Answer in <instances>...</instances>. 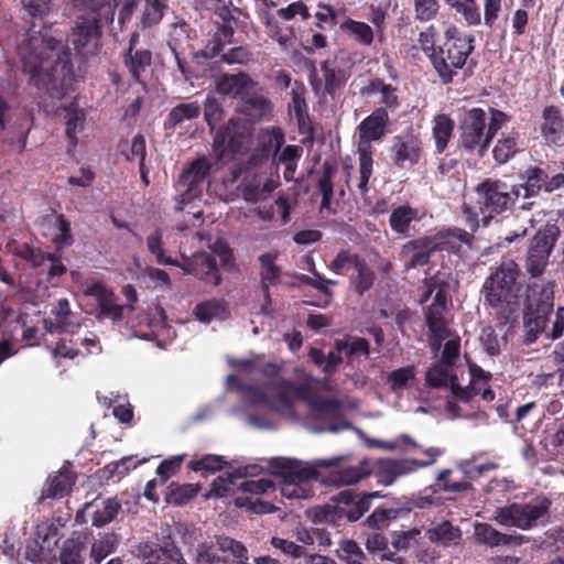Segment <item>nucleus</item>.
I'll use <instances>...</instances> for the list:
<instances>
[{
    "label": "nucleus",
    "instance_id": "nucleus-1",
    "mask_svg": "<svg viewBox=\"0 0 564 564\" xmlns=\"http://www.w3.org/2000/svg\"><path fill=\"white\" fill-rule=\"evenodd\" d=\"M237 368L242 375L257 377L258 383L240 382L236 375L227 377L228 387L238 384L243 400L252 405L279 412L285 416L294 415V402L304 401L307 404L312 419L318 421L311 426L313 432L338 433L351 429V424L344 419L340 403L336 399L324 398L316 392L315 382L306 379L295 383L280 376L282 366L279 364L259 365L252 360H239Z\"/></svg>",
    "mask_w": 564,
    "mask_h": 564
},
{
    "label": "nucleus",
    "instance_id": "nucleus-2",
    "mask_svg": "<svg viewBox=\"0 0 564 564\" xmlns=\"http://www.w3.org/2000/svg\"><path fill=\"white\" fill-rule=\"evenodd\" d=\"M18 55L30 82L53 98L64 95L63 86L70 82V52L61 40L28 31L18 46Z\"/></svg>",
    "mask_w": 564,
    "mask_h": 564
},
{
    "label": "nucleus",
    "instance_id": "nucleus-3",
    "mask_svg": "<svg viewBox=\"0 0 564 564\" xmlns=\"http://www.w3.org/2000/svg\"><path fill=\"white\" fill-rule=\"evenodd\" d=\"M464 370L444 362L431 367L425 375L426 383L432 388H451L452 399L446 403V410L453 417L477 420L487 422V415L475 405V397L490 402L495 393L489 386L491 375L477 365H470L468 369L469 383L463 387L459 380Z\"/></svg>",
    "mask_w": 564,
    "mask_h": 564
},
{
    "label": "nucleus",
    "instance_id": "nucleus-4",
    "mask_svg": "<svg viewBox=\"0 0 564 564\" xmlns=\"http://www.w3.org/2000/svg\"><path fill=\"white\" fill-rule=\"evenodd\" d=\"M520 276L521 270L513 260H503L491 268L481 288L485 303L502 313L517 311L523 289Z\"/></svg>",
    "mask_w": 564,
    "mask_h": 564
},
{
    "label": "nucleus",
    "instance_id": "nucleus-5",
    "mask_svg": "<svg viewBox=\"0 0 564 564\" xmlns=\"http://www.w3.org/2000/svg\"><path fill=\"white\" fill-rule=\"evenodd\" d=\"M338 462V457L315 459L311 463L290 457H272L269 465L282 478L281 496L288 499H306L313 495L310 480L318 478L317 469L334 467Z\"/></svg>",
    "mask_w": 564,
    "mask_h": 564
},
{
    "label": "nucleus",
    "instance_id": "nucleus-6",
    "mask_svg": "<svg viewBox=\"0 0 564 564\" xmlns=\"http://www.w3.org/2000/svg\"><path fill=\"white\" fill-rule=\"evenodd\" d=\"M475 37L451 26L445 32L443 45L433 54V67L442 83H452L454 76L464 67L474 50Z\"/></svg>",
    "mask_w": 564,
    "mask_h": 564
},
{
    "label": "nucleus",
    "instance_id": "nucleus-7",
    "mask_svg": "<svg viewBox=\"0 0 564 564\" xmlns=\"http://www.w3.org/2000/svg\"><path fill=\"white\" fill-rule=\"evenodd\" d=\"M389 123V115L386 109H376L358 126L359 141L357 153L359 156V184L361 195L368 192V182L372 175V145L373 141H380L386 134Z\"/></svg>",
    "mask_w": 564,
    "mask_h": 564
},
{
    "label": "nucleus",
    "instance_id": "nucleus-8",
    "mask_svg": "<svg viewBox=\"0 0 564 564\" xmlns=\"http://www.w3.org/2000/svg\"><path fill=\"white\" fill-rule=\"evenodd\" d=\"M434 294L433 303L425 311V321L430 330V346L433 350H440L445 338L449 337V328L445 313L447 310V292L444 285L432 279L427 283V289L422 294L420 302H427Z\"/></svg>",
    "mask_w": 564,
    "mask_h": 564
},
{
    "label": "nucleus",
    "instance_id": "nucleus-9",
    "mask_svg": "<svg viewBox=\"0 0 564 564\" xmlns=\"http://www.w3.org/2000/svg\"><path fill=\"white\" fill-rule=\"evenodd\" d=\"M248 549L239 541L219 535L197 545L195 564H250Z\"/></svg>",
    "mask_w": 564,
    "mask_h": 564
},
{
    "label": "nucleus",
    "instance_id": "nucleus-10",
    "mask_svg": "<svg viewBox=\"0 0 564 564\" xmlns=\"http://www.w3.org/2000/svg\"><path fill=\"white\" fill-rule=\"evenodd\" d=\"M551 506L546 498H538L527 503H511L496 510L495 520L500 525L528 530L543 518Z\"/></svg>",
    "mask_w": 564,
    "mask_h": 564
},
{
    "label": "nucleus",
    "instance_id": "nucleus-11",
    "mask_svg": "<svg viewBox=\"0 0 564 564\" xmlns=\"http://www.w3.org/2000/svg\"><path fill=\"white\" fill-rule=\"evenodd\" d=\"M423 453L427 457L425 460L411 458L384 459L378 462L371 460L373 466L371 474L376 475L378 482L384 486H389L392 485L394 480L400 476L411 474L419 468L427 467L434 464L443 452L437 447H429L424 449Z\"/></svg>",
    "mask_w": 564,
    "mask_h": 564
},
{
    "label": "nucleus",
    "instance_id": "nucleus-12",
    "mask_svg": "<svg viewBox=\"0 0 564 564\" xmlns=\"http://www.w3.org/2000/svg\"><path fill=\"white\" fill-rule=\"evenodd\" d=\"M477 196L485 226L488 225L489 218L495 214L505 212L517 200L513 194V186L510 187L501 181L494 180H486L479 184L477 187Z\"/></svg>",
    "mask_w": 564,
    "mask_h": 564
},
{
    "label": "nucleus",
    "instance_id": "nucleus-13",
    "mask_svg": "<svg viewBox=\"0 0 564 564\" xmlns=\"http://www.w3.org/2000/svg\"><path fill=\"white\" fill-rule=\"evenodd\" d=\"M488 115L480 108L468 110L460 122V145L467 151L477 150L484 156L491 142L487 128Z\"/></svg>",
    "mask_w": 564,
    "mask_h": 564
},
{
    "label": "nucleus",
    "instance_id": "nucleus-14",
    "mask_svg": "<svg viewBox=\"0 0 564 564\" xmlns=\"http://www.w3.org/2000/svg\"><path fill=\"white\" fill-rule=\"evenodd\" d=\"M275 490L273 481L262 477L259 479H248L239 485V492L235 497L236 507L246 509L257 514H267L274 512L275 508L270 501L263 498L271 491Z\"/></svg>",
    "mask_w": 564,
    "mask_h": 564
},
{
    "label": "nucleus",
    "instance_id": "nucleus-15",
    "mask_svg": "<svg viewBox=\"0 0 564 564\" xmlns=\"http://www.w3.org/2000/svg\"><path fill=\"white\" fill-rule=\"evenodd\" d=\"M210 171V164L206 158H199L183 171L177 183L176 191L180 195L177 209L182 210L187 203L198 197Z\"/></svg>",
    "mask_w": 564,
    "mask_h": 564
},
{
    "label": "nucleus",
    "instance_id": "nucleus-16",
    "mask_svg": "<svg viewBox=\"0 0 564 564\" xmlns=\"http://www.w3.org/2000/svg\"><path fill=\"white\" fill-rule=\"evenodd\" d=\"M101 347L98 338L91 332L82 334L79 332L64 333V336L57 341L53 352L55 356L73 359L76 356H87L99 354Z\"/></svg>",
    "mask_w": 564,
    "mask_h": 564
},
{
    "label": "nucleus",
    "instance_id": "nucleus-17",
    "mask_svg": "<svg viewBox=\"0 0 564 564\" xmlns=\"http://www.w3.org/2000/svg\"><path fill=\"white\" fill-rule=\"evenodd\" d=\"M101 29L96 17L78 18L68 41L79 55L95 53L100 46Z\"/></svg>",
    "mask_w": 564,
    "mask_h": 564
},
{
    "label": "nucleus",
    "instance_id": "nucleus-18",
    "mask_svg": "<svg viewBox=\"0 0 564 564\" xmlns=\"http://www.w3.org/2000/svg\"><path fill=\"white\" fill-rule=\"evenodd\" d=\"M20 326H24L22 317L15 316L14 308L0 293V364L17 352L12 339L19 332Z\"/></svg>",
    "mask_w": 564,
    "mask_h": 564
},
{
    "label": "nucleus",
    "instance_id": "nucleus-19",
    "mask_svg": "<svg viewBox=\"0 0 564 564\" xmlns=\"http://www.w3.org/2000/svg\"><path fill=\"white\" fill-rule=\"evenodd\" d=\"M183 263H180V268L188 274H193L196 278L218 285L220 283V275L217 265L210 254L206 252H196L192 257H187L186 253L181 250Z\"/></svg>",
    "mask_w": 564,
    "mask_h": 564
},
{
    "label": "nucleus",
    "instance_id": "nucleus-20",
    "mask_svg": "<svg viewBox=\"0 0 564 564\" xmlns=\"http://www.w3.org/2000/svg\"><path fill=\"white\" fill-rule=\"evenodd\" d=\"M238 119H230L225 127L216 132L214 139V153L221 162L232 159L241 147L242 133Z\"/></svg>",
    "mask_w": 564,
    "mask_h": 564
},
{
    "label": "nucleus",
    "instance_id": "nucleus-21",
    "mask_svg": "<svg viewBox=\"0 0 564 564\" xmlns=\"http://www.w3.org/2000/svg\"><path fill=\"white\" fill-rule=\"evenodd\" d=\"M378 497V491L356 494L352 490H344L336 497V509L339 517L345 516L349 521H357L369 510L371 499Z\"/></svg>",
    "mask_w": 564,
    "mask_h": 564
},
{
    "label": "nucleus",
    "instance_id": "nucleus-22",
    "mask_svg": "<svg viewBox=\"0 0 564 564\" xmlns=\"http://www.w3.org/2000/svg\"><path fill=\"white\" fill-rule=\"evenodd\" d=\"M421 155V142L412 135H397L391 147L393 163L403 167L406 164L414 165Z\"/></svg>",
    "mask_w": 564,
    "mask_h": 564
},
{
    "label": "nucleus",
    "instance_id": "nucleus-23",
    "mask_svg": "<svg viewBox=\"0 0 564 564\" xmlns=\"http://www.w3.org/2000/svg\"><path fill=\"white\" fill-rule=\"evenodd\" d=\"M257 87V83L246 73L225 74L216 82L219 94L242 99Z\"/></svg>",
    "mask_w": 564,
    "mask_h": 564
},
{
    "label": "nucleus",
    "instance_id": "nucleus-24",
    "mask_svg": "<svg viewBox=\"0 0 564 564\" xmlns=\"http://www.w3.org/2000/svg\"><path fill=\"white\" fill-rule=\"evenodd\" d=\"M373 466L370 459H362L356 465L339 466L330 471L329 481L336 486H349L370 475Z\"/></svg>",
    "mask_w": 564,
    "mask_h": 564
},
{
    "label": "nucleus",
    "instance_id": "nucleus-25",
    "mask_svg": "<svg viewBox=\"0 0 564 564\" xmlns=\"http://www.w3.org/2000/svg\"><path fill=\"white\" fill-rule=\"evenodd\" d=\"M120 508L121 505L116 498L96 499L93 502L87 503L83 512L91 514L93 524L100 528L111 522Z\"/></svg>",
    "mask_w": 564,
    "mask_h": 564
},
{
    "label": "nucleus",
    "instance_id": "nucleus-26",
    "mask_svg": "<svg viewBox=\"0 0 564 564\" xmlns=\"http://www.w3.org/2000/svg\"><path fill=\"white\" fill-rule=\"evenodd\" d=\"M552 305L545 304L535 310H530L524 316L525 344L534 343L547 325Z\"/></svg>",
    "mask_w": 564,
    "mask_h": 564
},
{
    "label": "nucleus",
    "instance_id": "nucleus-27",
    "mask_svg": "<svg viewBox=\"0 0 564 564\" xmlns=\"http://www.w3.org/2000/svg\"><path fill=\"white\" fill-rule=\"evenodd\" d=\"M279 185L280 183L273 178H263L260 175H256L251 180H243L242 196L250 203L264 200Z\"/></svg>",
    "mask_w": 564,
    "mask_h": 564
},
{
    "label": "nucleus",
    "instance_id": "nucleus-28",
    "mask_svg": "<svg viewBox=\"0 0 564 564\" xmlns=\"http://www.w3.org/2000/svg\"><path fill=\"white\" fill-rule=\"evenodd\" d=\"M152 64V53L149 50H134L129 47L124 56V65L135 82L143 84V77L149 73Z\"/></svg>",
    "mask_w": 564,
    "mask_h": 564
},
{
    "label": "nucleus",
    "instance_id": "nucleus-29",
    "mask_svg": "<svg viewBox=\"0 0 564 564\" xmlns=\"http://www.w3.org/2000/svg\"><path fill=\"white\" fill-rule=\"evenodd\" d=\"M139 552L144 564H166L169 558L174 561L176 564H186V561L180 550L175 546L169 549V544H166L165 547L143 544L140 545Z\"/></svg>",
    "mask_w": 564,
    "mask_h": 564
},
{
    "label": "nucleus",
    "instance_id": "nucleus-30",
    "mask_svg": "<svg viewBox=\"0 0 564 564\" xmlns=\"http://www.w3.org/2000/svg\"><path fill=\"white\" fill-rule=\"evenodd\" d=\"M541 131L547 142L557 143L564 137V119L560 109L547 106L543 110Z\"/></svg>",
    "mask_w": 564,
    "mask_h": 564
},
{
    "label": "nucleus",
    "instance_id": "nucleus-31",
    "mask_svg": "<svg viewBox=\"0 0 564 564\" xmlns=\"http://www.w3.org/2000/svg\"><path fill=\"white\" fill-rule=\"evenodd\" d=\"M279 256V251H269L259 257L261 283L267 300L270 299L269 288L275 285L281 278V269L275 264Z\"/></svg>",
    "mask_w": 564,
    "mask_h": 564
},
{
    "label": "nucleus",
    "instance_id": "nucleus-32",
    "mask_svg": "<svg viewBox=\"0 0 564 564\" xmlns=\"http://www.w3.org/2000/svg\"><path fill=\"white\" fill-rule=\"evenodd\" d=\"M432 240L429 238L410 241L403 246V254L409 257L405 263L406 269H413L424 265L429 262L431 252L434 249Z\"/></svg>",
    "mask_w": 564,
    "mask_h": 564
},
{
    "label": "nucleus",
    "instance_id": "nucleus-33",
    "mask_svg": "<svg viewBox=\"0 0 564 564\" xmlns=\"http://www.w3.org/2000/svg\"><path fill=\"white\" fill-rule=\"evenodd\" d=\"M547 174L540 167H532L527 171V181L524 184L513 186V194L519 197L530 198L539 194L545 184Z\"/></svg>",
    "mask_w": 564,
    "mask_h": 564
},
{
    "label": "nucleus",
    "instance_id": "nucleus-34",
    "mask_svg": "<svg viewBox=\"0 0 564 564\" xmlns=\"http://www.w3.org/2000/svg\"><path fill=\"white\" fill-rule=\"evenodd\" d=\"M454 120L445 113L436 115L433 119V139L437 153H442L447 148L454 131Z\"/></svg>",
    "mask_w": 564,
    "mask_h": 564
},
{
    "label": "nucleus",
    "instance_id": "nucleus-35",
    "mask_svg": "<svg viewBox=\"0 0 564 564\" xmlns=\"http://www.w3.org/2000/svg\"><path fill=\"white\" fill-rule=\"evenodd\" d=\"M234 29L227 24H220L216 31L210 34L207 44L202 50V56L205 58H214L220 54L224 46L231 42Z\"/></svg>",
    "mask_w": 564,
    "mask_h": 564
},
{
    "label": "nucleus",
    "instance_id": "nucleus-36",
    "mask_svg": "<svg viewBox=\"0 0 564 564\" xmlns=\"http://www.w3.org/2000/svg\"><path fill=\"white\" fill-rule=\"evenodd\" d=\"M419 219V210L409 205H402L394 208L389 218L391 229L402 236H408L410 225Z\"/></svg>",
    "mask_w": 564,
    "mask_h": 564
},
{
    "label": "nucleus",
    "instance_id": "nucleus-37",
    "mask_svg": "<svg viewBox=\"0 0 564 564\" xmlns=\"http://www.w3.org/2000/svg\"><path fill=\"white\" fill-rule=\"evenodd\" d=\"M241 111L251 121L261 120L270 111V101L256 93V88L242 99Z\"/></svg>",
    "mask_w": 564,
    "mask_h": 564
},
{
    "label": "nucleus",
    "instance_id": "nucleus-38",
    "mask_svg": "<svg viewBox=\"0 0 564 564\" xmlns=\"http://www.w3.org/2000/svg\"><path fill=\"white\" fill-rule=\"evenodd\" d=\"M195 315L203 323H209L213 319L224 321L229 316V310L224 301L209 300L196 305Z\"/></svg>",
    "mask_w": 564,
    "mask_h": 564
},
{
    "label": "nucleus",
    "instance_id": "nucleus-39",
    "mask_svg": "<svg viewBox=\"0 0 564 564\" xmlns=\"http://www.w3.org/2000/svg\"><path fill=\"white\" fill-rule=\"evenodd\" d=\"M416 380V368L405 366L391 371L387 377V384L394 393L410 389Z\"/></svg>",
    "mask_w": 564,
    "mask_h": 564
},
{
    "label": "nucleus",
    "instance_id": "nucleus-40",
    "mask_svg": "<svg viewBox=\"0 0 564 564\" xmlns=\"http://www.w3.org/2000/svg\"><path fill=\"white\" fill-rule=\"evenodd\" d=\"M76 480L75 475L64 468L61 469L55 476L50 478L48 487L46 489L47 497L51 498H62L67 495L72 487L74 486Z\"/></svg>",
    "mask_w": 564,
    "mask_h": 564
},
{
    "label": "nucleus",
    "instance_id": "nucleus-41",
    "mask_svg": "<svg viewBox=\"0 0 564 564\" xmlns=\"http://www.w3.org/2000/svg\"><path fill=\"white\" fill-rule=\"evenodd\" d=\"M340 29L361 45L369 46L373 42V30L365 22L347 19L340 24Z\"/></svg>",
    "mask_w": 564,
    "mask_h": 564
},
{
    "label": "nucleus",
    "instance_id": "nucleus-42",
    "mask_svg": "<svg viewBox=\"0 0 564 564\" xmlns=\"http://www.w3.org/2000/svg\"><path fill=\"white\" fill-rule=\"evenodd\" d=\"M336 169L328 163H325L323 166L322 175L318 180V189L322 194V210H327L328 213H334L335 210L332 207V199L334 195V185L333 178L335 176Z\"/></svg>",
    "mask_w": 564,
    "mask_h": 564
},
{
    "label": "nucleus",
    "instance_id": "nucleus-43",
    "mask_svg": "<svg viewBox=\"0 0 564 564\" xmlns=\"http://www.w3.org/2000/svg\"><path fill=\"white\" fill-rule=\"evenodd\" d=\"M429 539L432 542L440 543L444 546L458 544L460 540V530L452 525L448 521H443L436 527L427 531Z\"/></svg>",
    "mask_w": 564,
    "mask_h": 564
},
{
    "label": "nucleus",
    "instance_id": "nucleus-44",
    "mask_svg": "<svg viewBox=\"0 0 564 564\" xmlns=\"http://www.w3.org/2000/svg\"><path fill=\"white\" fill-rule=\"evenodd\" d=\"M264 24L268 28L269 35L275 40L283 50H288L295 39V29L293 25L280 26L278 21L269 13L264 17Z\"/></svg>",
    "mask_w": 564,
    "mask_h": 564
},
{
    "label": "nucleus",
    "instance_id": "nucleus-45",
    "mask_svg": "<svg viewBox=\"0 0 564 564\" xmlns=\"http://www.w3.org/2000/svg\"><path fill=\"white\" fill-rule=\"evenodd\" d=\"M86 544L82 536L67 539L59 554L61 564H84Z\"/></svg>",
    "mask_w": 564,
    "mask_h": 564
},
{
    "label": "nucleus",
    "instance_id": "nucleus-46",
    "mask_svg": "<svg viewBox=\"0 0 564 564\" xmlns=\"http://www.w3.org/2000/svg\"><path fill=\"white\" fill-rule=\"evenodd\" d=\"M290 203L284 196L278 197L270 207L259 206L257 208V215L264 221H271L276 217H280L283 224L290 221Z\"/></svg>",
    "mask_w": 564,
    "mask_h": 564
},
{
    "label": "nucleus",
    "instance_id": "nucleus-47",
    "mask_svg": "<svg viewBox=\"0 0 564 564\" xmlns=\"http://www.w3.org/2000/svg\"><path fill=\"white\" fill-rule=\"evenodd\" d=\"M52 315L62 333L75 330V328L79 326L78 323L74 321V314L66 299L57 301L56 305L52 308Z\"/></svg>",
    "mask_w": 564,
    "mask_h": 564
},
{
    "label": "nucleus",
    "instance_id": "nucleus-48",
    "mask_svg": "<svg viewBox=\"0 0 564 564\" xmlns=\"http://www.w3.org/2000/svg\"><path fill=\"white\" fill-rule=\"evenodd\" d=\"M475 536L479 542L490 546L506 545L512 540L511 535L500 533L488 523L475 524Z\"/></svg>",
    "mask_w": 564,
    "mask_h": 564
},
{
    "label": "nucleus",
    "instance_id": "nucleus-49",
    "mask_svg": "<svg viewBox=\"0 0 564 564\" xmlns=\"http://www.w3.org/2000/svg\"><path fill=\"white\" fill-rule=\"evenodd\" d=\"M263 468L258 464H249L242 467H238L234 470V473L228 474L227 478L224 476H219L217 480L214 481V487L217 495H220V490L228 491L229 485L232 482V477L247 478V477H257L261 475Z\"/></svg>",
    "mask_w": 564,
    "mask_h": 564
},
{
    "label": "nucleus",
    "instance_id": "nucleus-50",
    "mask_svg": "<svg viewBox=\"0 0 564 564\" xmlns=\"http://www.w3.org/2000/svg\"><path fill=\"white\" fill-rule=\"evenodd\" d=\"M199 487L194 484H171L166 501L174 506L187 503L198 494Z\"/></svg>",
    "mask_w": 564,
    "mask_h": 564
},
{
    "label": "nucleus",
    "instance_id": "nucleus-51",
    "mask_svg": "<svg viewBox=\"0 0 564 564\" xmlns=\"http://www.w3.org/2000/svg\"><path fill=\"white\" fill-rule=\"evenodd\" d=\"M518 151L517 135L514 133L502 134L497 141L492 153L498 163H506Z\"/></svg>",
    "mask_w": 564,
    "mask_h": 564
},
{
    "label": "nucleus",
    "instance_id": "nucleus-52",
    "mask_svg": "<svg viewBox=\"0 0 564 564\" xmlns=\"http://www.w3.org/2000/svg\"><path fill=\"white\" fill-rule=\"evenodd\" d=\"M145 6L141 18L143 28H151L158 24L167 9L166 0H144Z\"/></svg>",
    "mask_w": 564,
    "mask_h": 564
},
{
    "label": "nucleus",
    "instance_id": "nucleus-53",
    "mask_svg": "<svg viewBox=\"0 0 564 564\" xmlns=\"http://www.w3.org/2000/svg\"><path fill=\"white\" fill-rule=\"evenodd\" d=\"M360 260L361 259L357 254H354L348 250H341L337 253L328 268L336 274H351L356 267H358Z\"/></svg>",
    "mask_w": 564,
    "mask_h": 564
},
{
    "label": "nucleus",
    "instance_id": "nucleus-54",
    "mask_svg": "<svg viewBox=\"0 0 564 564\" xmlns=\"http://www.w3.org/2000/svg\"><path fill=\"white\" fill-rule=\"evenodd\" d=\"M39 265L42 267L43 271H46V281L51 286H58L62 276L66 272L65 265L62 263L61 259L53 256L47 254L46 258L42 260Z\"/></svg>",
    "mask_w": 564,
    "mask_h": 564
},
{
    "label": "nucleus",
    "instance_id": "nucleus-55",
    "mask_svg": "<svg viewBox=\"0 0 564 564\" xmlns=\"http://www.w3.org/2000/svg\"><path fill=\"white\" fill-rule=\"evenodd\" d=\"M85 112L76 107H69L66 112V135L72 145L77 143V134L83 130Z\"/></svg>",
    "mask_w": 564,
    "mask_h": 564
},
{
    "label": "nucleus",
    "instance_id": "nucleus-56",
    "mask_svg": "<svg viewBox=\"0 0 564 564\" xmlns=\"http://www.w3.org/2000/svg\"><path fill=\"white\" fill-rule=\"evenodd\" d=\"M351 283L359 294L368 291L375 281V274L367 263L361 259L358 267L354 270L350 275Z\"/></svg>",
    "mask_w": 564,
    "mask_h": 564
},
{
    "label": "nucleus",
    "instance_id": "nucleus-57",
    "mask_svg": "<svg viewBox=\"0 0 564 564\" xmlns=\"http://www.w3.org/2000/svg\"><path fill=\"white\" fill-rule=\"evenodd\" d=\"M22 6L33 20L43 21L55 11L52 0H22Z\"/></svg>",
    "mask_w": 564,
    "mask_h": 564
},
{
    "label": "nucleus",
    "instance_id": "nucleus-58",
    "mask_svg": "<svg viewBox=\"0 0 564 564\" xmlns=\"http://www.w3.org/2000/svg\"><path fill=\"white\" fill-rule=\"evenodd\" d=\"M73 2L77 8L90 10L100 17L104 15L106 19H112L115 0H73Z\"/></svg>",
    "mask_w": 564,
    "mask_h": 564
},
{
    "label": "nucleus",
    "instance_id": "nucleus-59",
    "mask_svg": "<svg viewBox=\"0 0 564 564\" xmlns=\"http://www.w3.org/2000/svg\"><path fill=\"white\" fill-rule=\"evenodd\" d=\"M452 8L463 15L468 25L476 26L480 24L481 14L476 0H463Z\"/></svg>",
    "mask_w": 564,
    "mask_h": 564
},
{
    "label": "nucleus",
    "instance_id": "nucleus-60",
    "mask_svg": "<svg viewBox=\"0 0 564 564\" xmlns=\"http://www.w3.org/2000/svg\"><path fill=\"white\" fill-rule=\"evenodd\" d=\"M200 113V107L196 101L181 104L174 107L170 112V121L172 124H178L185 120L197 118Z\"/></svg>",
    "mask_w": 564,
    "mask_h": 564
},
{
    "label": "nucleus",
    "instance_id": "nucleus-61",
    "mask_svg": "<svg viewBox=\"0 0 564 564\" xmlns=\"http://www.w3.org/2000/svg\"><path fill=\"white\" fill-rule=\"evenodd\" d=\"M337 554L347 564H364V553L355 541H343L337 550Z\"/></svg>",
    "mask_w": 564,
    "mask_h": 564
},
{
    "label": "nucleus",
    "instance_id": "nucleus-62",
    "mask_svg": "<svg viewBox=\"0 0 564 564\" xmlns=\"http://www.w3.org/2000/svg\"><path fill=\"white\" fill-rule=\"evenodd\" d=\"M147 246L149 251L155 256L158 263L164 265H180V262L165 256L162 247L161 234L159 231H155L148 237Z\"/></svg>",
    "mask_w": 564,
    "mask_h": 564
},
{
    "label": "nucleus",
    "instance_id": "nucleus-63",
    "mask_svg": "<svg viewBox=\"0 0 564 564\" xmlns=\"http://www.w3.org/2000/svg\"><path fill=\"white\" fill-rule=\"evenodd\" d=\"M85 294L88 295V296L95 297L97 300L99 306L104 311H110L112 308V305H113L112 296H113V294L104 284H101V283H94V284L89 285L86 289Z\"/></svg>",
    "mask_w": 564,
    "mask_h": 564
},
{
    "label": "nucleus",
    "instance_id": "nucleus-64",
    "mask_svg": "<svg viewBox=\"0 0 564 564\" xmlns=\"http://www.w3.org/2000/svg\"><path fill=\"white\" fill-rule=\"evenodd\" d=\"M550 252L545 249L533 247L528 254V270L533 276L540 275L547 262Z\"/></svg>",
    "mask_w": 564,
    "mask_h": 564
}]
</instances>
